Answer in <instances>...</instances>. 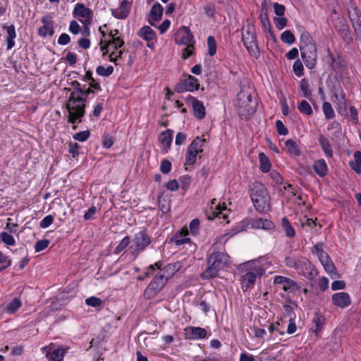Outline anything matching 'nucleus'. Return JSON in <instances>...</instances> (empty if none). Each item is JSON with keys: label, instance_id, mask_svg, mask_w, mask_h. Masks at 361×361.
Returning a JSON list of instances; mask_svg holds the SVG:
<instances>
[{"label": "nucleus", "instance_id": "obj_1", "mask_svg": "<svg viewBox=\"0 0 361 361\" xmlns=\"http://www.w3.org/2000/svg\"><path fill=\"white\" fill-rule=\"evenodd\" d=\"M71 85L73 87V91L71 92L66 104V107L68 113L67 121L68 123H75L77 120H79V122H81L82 118L85 114V110L83 109V105L81 107L78 106V102L83 100V99L80 97V94L83 87H82L80 82L77 80L71 82Z\"/></svg>", "mask_w": 361, "mask_h": 361}, {"label": "nucleus", "instance_id": "obj_2", "mask_svg": "<svg viewBox=\"0 0 361 361\" xmlns=\"http://www.w3.org/2000/svg\"><path fill=\"white\" fill-rule=\"evenodd\" d=\"M245 271L240 276L242 288L245 290L254 286L257 278H261L265 273V268L260 260L247 262L241 265Z\"/></svg>", "mask_w": 361, "mask_h": 361}, {"label": "nucleus", "instance_id": "obj_3", "mask_svg": "<svg viewBox=\"0 0 361 361\" xmlns=\"http://www.w3.org/2000/svg\"><path fill=\"white\" fill-rule=\"evenodd\" d=\"M250 195L255 209L259 212L266 213L270 210V196L262 183H254L250 188Z\"/></svg>", "mask_w": 361, "mask_h": 361}, {"label": "nucleus", "instance_id": "obj_4", "mask_svg": "<svg viewBox=\"0 0 361 361\" xmlns=\"http://www.w3.org/2000/svg\"><path fill=\"white\" fill-rule=\"evenodd\" d=\"M236 109L242 119H249L256 111L257 103L250 92L241 91L237 95Z\"/></svg>", "mask_w": 361, "mask_h": 361}, {"label": "nucleus", "instance_id": "obj_5", "mask_svg": "<svg viewBox=\"0 0 361 361\" xmlns=\"http://www.w3.org/2000/svg\"><path fill=\"white\" fill-rule=\"evenodd\" d=\"M228 256L221 252L212 253L207 259L208 268L202 274L203 279H212L218 275L219 271L228 262Z\"/></svg>", "mask_w": 361, "mask_h": 361}, {"label": "nucleus", "instance_id": "obj_6", "mask_svg": "<svg viewBox=\"0 0 361 361\" xmlns=\"http://www.w3.org/2000/svg\"><path fill=\"white\" fill-rule=\"evenodd\" d=\"M242 39L250 54L257 59L259 56V51L257 44L255 27L252 24H247L241 30Z\"/></svg>", "mask_w": 361, "mask_h": 361}, {"label": "nucleus", "instance_id": "obj_7", "mask_svg": "<svg viewBox=\"0 0 361 361\" xmlns=\"http://www.w3.org/2000/svg\"><path fill=\"white\" fill-rule=\"evenodd\" d=\"M167 281L168 276L164 271H158L153 280L145 288L144 295L148 299L154 298L163 289Z\"/></svg>", "mask_w": 361, "mask_h": 361}, {"label": "nucleus", "instance_id": "obj_8", "mask_svg": "<svg viewBox=\"0 0 361 361\" xmlns=\"http://www.w3.org/2000/svg\"><path fill=\"white\" fill-rule=\"evenodd\" d=\"M205 142L206 139L199 136L192 140L186 150L185 165H193L195 163L197 156L202 152V147Z\"/></svg>", "mask_w": 361, "mask_h": 361}, {"label": "nucleus", "instance_id": "obj_9", "mask_svg": "<svg viewBox=\"0 0 361 361\" xmlns=\"http://www.w3.org/2000/svg\"><path fill=\"white\" fill-rule=\"evenodd\" d=\"M151 243V239L145 230H142L135 234L133 243L130 246L132 255L135 258L140 252H142Z\"/></svg>", "mask_w": 361, "mask_h": 361}, {"label": "nucleus", "instance_id": "obj_10", "mask_svg": "<svg viewBox=\"0 0 361 361\" xmlns=\"http://www.w3.org/2000/svg\"><path fill=\"white\" fill-rule=\"evenodd\" d=\"M274 284L280 286V288L286 293H295L301 288L296 281L283 276H276L274 279Z\"/></svg>", "mask_w": 361, "mask_h": 361}, {"label": "nucleus", "instance_id": "obj_11", "mask_svg": "<svg viewBox=\"0 0 361 361\" xmlns=\"http://www.w3.org/2000/svg\"><path fill=\"white\" fill-rule=\"evenodd\" d=\"M161 263L160 262L155 263L154 265H149L145 272V276H149L152 274V271H155V267H157L158 271H164L166 276H168V279L171 277L179 269H180V263L176 262L173 264H167L164 269H161Z\"/></svg>", "mask_w": 361, "mask_h": 361}, {"label": "nucleus", "instance_id": "obj_12", "mask_svg": "<svg viewBox=\"0 0 361 361\" xmlns=\"http://www.w3.org/2000/svg\"><path fill=\"white\" fill-rule=\"evenodd\" d=\"M73 15L78 18H82L80 20L82 24L90 25L92 20L93 12L82 4H77L73 10Z\"/></svg>", "mask_w": 361, "mask_h": 361}, {"label": "nucleus", "instance_id": "obj_13", "mask_svg": "<svg viewBox=\"0 0 361 361\" xmlns=\"http://www.w3.org/2000/svg\"><path fill=\"white\" fill-rule=\"evenodd\" d=\"M284 260L288 267L293 268L296 270L302 269L304 267L307 268V266H311L308 260L301 256L289 255L286 256Z\"/></svg>", "mask_w": 361, "mask_h": 361}, {"label": "nucleus", "instance_id": "obj_14", "mask_svg": "<svg viewBox=\"0 0 361 361\" xmlns=\"http://www.w3.org/2000/svg\"><path fill=\"white\" fill-rule=\"evenodd\" d=\"M186 102L192 106L194 115L196 118L199 119L204 118L206 111L202 102L190 95L187 97Z\"/></svg>", "mask_w": 361, "mask_h": 361}, {"label": "nucleus", "instance_id": "obj_15", "mask_svg": "<svg viewBox=\"0 0 361 361\" xmlns=\"http://www.w3.org/2000/svg\"><path fill=\"white\" fill-rule=\"evenodd\" d=\"M41 20L43 23V25L38 29V35L43 37H45L47 35H53L54 22L51 20V18L49 16H46L42 17Z\"/></svg>", "mask_w": 361, "mask_h": 361}, {"label": "nucleus", "instance_id": "obj_16", "mask_svg": "<svg viewBox=\"0 0 361 361\" xmlns=\"http://www.w3.org/2000/svg\"><path fill=\"white\" fill-rule=\"evenodd\" d=\"M185 335L190 340L201 339L207 336V331L201 327L189 326L185 329Z\"/></svg>", "mask_w": 361, "mask_h": 361}, {"label": "nucleus", "instance_id": "obj_17", "mask_svg": "<svg viewBox=\"0 0 361 361\" xmlns=\"http://www.w3.org/2000/svg\"><path fill=\"white\" fill-rule=\"evenodd\" d=\"M178 35H180L179 39H176V43L181 45L193 44L194 36L188 27L182 26L178 31Z\"/></svg>", "mask_w": 361, "mask_h": 361}, {"label": "nucleus", "instance_id": "obj_18", "mask_svg": "<svg viewBox=\"0 0 361 361\" xmlns=\"http://www.w3.org/2000/svg\"><path fill=\"white\" fill-rule=\"evenodd\" d=\"M130 3L128 0H123L116 9H111V14L118 19H125L129 14Z\"/></svg>", "mask_w": 361, "mask_h": 361}, {"label": "nucleus", "instance_id": "obj_19", "mask_svg": "<svg viewBox=\"0 0 361 361\" xmlns=\"http://www.w3.org/2000/svg\"><path fill=\"white\" fill-rule=\"evenodd\" d=\"M332 300L335 305L341 308L348 307L351 302L349 295L344 292L334 294L332 296Z\"/></svg>", "mask_w": 361, "mask_h": 361}, {"label": "nucleus", "instance_id": "obj_20", "mask_svg": "<svg viewBox=\"0 0 361 361\" xmlns=\"http://www.w3.org/2000/svg\"><path fill=\"white\" fill-rule=\"evenodd\" d=\"M164 8L162 6L157 2L151 8L150 18L149 23L152 26H156L154 22L159 20L163 15Z\"/></svg>", "mask_w": 361, "mask_h": 361}, {"label": "nucleus", "instance_id": "obj_21", "mask_svg": "<svg viewBox=\"0 0 361 361\" xmlns=\"http://www.w3.org/2000/svg\"><path fill=\"white\" fill-rule=\"evenodd\" d=\"M173 130L167 129L160 133L159 140L162 145L163 149L166 152L170 148L173 140Z\"/></svg>", "mask_w": 361, "mask_h": 361}, {"label": "nucleus", "instance_id": "obj_22", "mask_svg": "<svg viewBox=\"0 0 361 361\" xmlns=\"http://www.w3.org/2000/svg\"><path fill=\"white\" fill-rule=\"evenodd\" d=\"M250 225L254 228H261L264 230H270L274 227V224L271 221L262 218H255L251 219Z\"/></svg>", "mask_w": 361, "mask_h": 361}, {"label": "nucleus", "instance_id": "obj_23", "mask_svg": "<svg viewBox=\"0 0 361 361\" xmlns=\"http://www.w3.org/2000/svg\"><path fill=\"white\" fill-rule=\"evenodd\" d=\"M212 206L211 209H213V206L215 207V210L212 211L209 213L207 214V216L209 219H213L216 217H220L219 215H222V218L226 219V215L223 214V211H225L226 209V207L225 205L221 206L220 204H217L216 199L214 198L212 199L211 202Z\"/></svg>", "mask_w": 361, "mask_h": 361}, {"label": "nucleus", "instance_id": "obj_24", "mask_svg": "<svg viewBox=\"0 0 361 361\" xmlns=\"http://www.w3.org/2000/svg\"><path fill=\"white\" fill-rule=\"evenodd\" d=\"M285 150L290 157H299L301 155L299 145L292 139H288L285 142Z\"/></svg>", "mask_w": 361, "mask_h": 361}, {"label": "nucleus", "instance_id": "obj_25", "mask_svg": "<svg viewBox=\"0 0 361 361\" xmlns=\"http://www.w3.org/2000/svg\"><path fill=\"white\" fill-rule=\"evenodd\" d=\"M319 142L325 156L328 158L333 157V149L329 140L324 135L319 136Z\"/></svg>", "mask_w": 361, "mask_h": 361}, {"label": "nucleus", "instance_id": "obj_26", "mask_svg": "<svg viewBox=\"0 0 361 361\" xmlns=\"http://www.w3.org/2000/svg\"><path fill=\"white\" fill-rule=\"evenodd\" d=\"M4 29L6 30L7 37H6V43H7V49H11L14 45L15 42L14 39L16 37V29L13 25H4Z\"/></svg>", "mask_w": 361, "mask_h": 361}, {"label": "nucleus", "instance_id": "obj_27", "mask_svg": "<svg viewBox=\"0 0 361 361\" xmlns=\"http://www.w3.org/2000/svg\"><path fill=\"white\" fill-rule=\"evenodd\" d=\"M65 350L61 348H56L51 350L49 348L46 351V357L51 361H62L64 357Z\"/></svg>", "mask_w": 361, "mask_h": 361}, {"label": "nucleus", "instance_id": "obj_28", "mask_svg": "<svg viewBox=\"0 0 361 361\" xmlns=\"http://www.w3.org/2000/svg\"><path fill=\"white\" fill-rule=\"evenodd\" d=\"M312 253L316 254L320 261V262L322 264L326 263L328 260L330 259V257L327 255L326 252L323 250V244L322 243H317L312 250Z\"/></svg>", "mask_w": 361, "mask_h": 361}, {"label": "nucleus", "instance_id": "obj_29", "mask_svg": "<svg viewBox=\"0 0 361 361\" xmlns=\"http://www.w3.org/2000/svg\"><path fill=\"white\" fill-rule=\"evenodd\" d=\"M313 169L318 176L324 177L327 174V165L323 159L317 160L313 164Z\"/></svg>", "mask_w": 361, "mask_h": 361}, {"label": "nucleus", "instance_id": "obj_30", "mask_svg": "<svg viewBox=\"0 0 361 361\" xmlns=\"http://www.w3.org/2000/svg\"><path fill=\"white\" fill-rule=\"evenodd\" d=\"M324 322V317L320 313L315 312L313 317V322L315 326L311 328V331L317 335L318 333L320 332L322 329Z\"/></svg>", "mask_w": 361, "mask_h": 361}, {"label": "nucleus", "instance_id": "obj_31", "mask_svg": "<svg viewBox=\"0 0 361 361\" xmlns=\"http://www.w3.org/2000/svg\"><path fill=\"white\" fill-rule=\"evenodd\" d=\"M137 35L147 42L153 40L156 36L155 32L150 27L147 25L141 27Z\"/></svg>", "mask_w": 361, "mask_h": 361}, {"label": "nucleus", "instance_id": "obj_32", "mask_svg": "<svg viewBox=\"0 0 361 361\" xmlns=\"http://www.w3.org/2000/svg\"><path fill=\"white\" fill-rule=\"evenodd\" d=\"M301 56L307 68L312 69L315 67L317 59V52L301 54Z\"/></svg>", "mask_w": 361, "mask_h": 361}, {"label": "nucleus", "instance_id": "obj_33", "mask_svg": "<svg viewBox=\"0 0 361 361\" xmlns=\"http://www.w3.org/2000/svg\"><path fill=\"white\" fill-rule=\"evenodd\" d=\"M189 234V231L187 228H183L180 231V234L176 235L173 238V242L176 245H181L190 242V238H186Z\"/></svg>", "mask_w": 361, "mask_h": 361}, {"label": "nucleus", "instance_id": "obj_34", "mask_svg": "<svg viewBox=\"0 0 361 361\" xmlns=\"http://www.w3.org/2000/svg\"><path fill=\"white\" fill-rule=\"evenodd\" d=\"M184 84L186 87V91L192 92L198 90L200 87L199 80L192 75H188L184 80Z\"/></svg>", "mask_w": 361, "mask_h": 361}, {"label": "nucleus", "instance_id": "obj_35", "mask_svg": "<svg viewBox=\"0 0 361 361\" xmlns=\"http://www.w3.org/2000/svg\"><path fill=\"white\" fill-rule=\"evenodd\" d=\"M281 226L286 237L290 238L295 237V231L286 216L282 218Z\"/></svg>", "mask_w": 361, "mask_h": 361}, {"label": "nucleus", "instance_id": "obj_36", "mask_svg": "<svg viewBox=\"0 0 361 361\" xmlns=\"http://www.w3.org/2000/svg\"><path fill=\"white\" fill-rule=\"evenodd\" d=\"M259 169L264 173H267L270 171L271 162L269 158L262 152L259 154Z\"/></svg>", "mask_w": 361, "mask_h": 361}, {"label": "nucleus", "instance_id": "obj_37", "mask_svg": "<svg viewBox=\"0 0 361 361\" xmlns=\"http://www.w3.org/2000/svg\"><path fill=\"white\" fill-rule=\"evenodd\" d=\"M300 89L302 92V96L307 99H310L312 95V92L310 89L309 82L306 78H302L300 80Z\"/></svg>", "mask_w": 361, "mask_h": 361}, {"label": "nucleus", "instance_id": "obj_38", "mask_svg": "<svg viewBox=\"0 0 361 361\" xmlns=\"http://www.w3.org/2000/svg\"><path fill=\"white\" fill-rule=\"evenodd\" d=\"M22 305L21 300L18 298H14L6 305V310L9 313L16 312Z\"/></svg>", "mask_w": 361, "mask_h": 361}, {"label": "nucleus", "instance_id": "obj_39", "mask_svg": "<svg viewBox=\"0 0 361 361\" xmlns=\"http://www.w3.org/2000/svg\"><path fill=\"white\" fill-rule=\"evenodd\" d=\"M312 44H314L313 39L310 34L306 30H303L300 35V48Z\"/></svg>", "mask_w": 361, "mask_h": 361}, {"label": "nucleus", "instance_id": "obj_40", "mask_svg": "<svg viewBox=\"0 0 361 361\" xmlns=\"http://www.w3.org/2000/svg\"><path fill=\"white\" fill-rule=\"evenodd\" d=\"M298 109L302 114L310 116L312 114V109L310 104L306 100H302L298 106Z\"/></svg>", "mask_w": 361, "mask_h": 361}, {"label": "nucleus", "instance_id": "obj_41", "mask_svg": "<svg viewBox=\"0 0 361 361\" xmlns=\"http://www.w3.org/2000/svg\"><path fill=\"white\" fill-rule=\"evenodd\" d=\"M355 161L350 164L351 168L357 173L361 172V152L356 151L354 153Z\"/></svg>", "mask_w": 361, "mask_h": 361}, {"label": "nucleus", "instance_id": "obj_42", "mask_svg": "<svg viewBox=\"0 0 361 361\" xmlns=\"http://www.w3.org/2000/svg\"><path fill=\"white\" fill-rule=\"evenodd\" d=\"M91 93H94V90L90 87H89L87 89H85V85H84L82 92L80 94V97H82V99H83V100L81 102H78V106L81 107L83 105V109L85 110V107H86L85 102H86L87 99L88 98L89 95Z\"/></svg>", "mask_w": 361, "mask_h": 361}, {"label": "nucleus", "instance_id": "obj_43", "mask_svg": "<svg viewBox=\"0 0 361 361\" xmlns=\"http://www.w3.org/2000/svg\"><path fill=\"white\" fill-rule=\"evenodd\" d=\"M130 240L128 236H126L122 239V240L119 243V244L114 249V254L118 255L122 251H123L130 244Z\"/></svg>", "mask_w": 361, "mask_h": 361}, {"label": "nucleus", "instance_id": "obj_44", "mask_svg": "<svg viewBox=\"0 0 361 361\" xmlns=\"http://www.w3.org/2000/svg\"><path fill=\"white\" fill-rule=\"evenodd\" d=\"M114 71V67L112 66H109L108 67L105 68L103 66H99L96 68V72L98 75L104 77H108L110 75L112 74Z\"/></svg>", "mask_w": 361, "mask_h": 361}, {"label": "nucleus", "instance_id": "obj_45", "mask_svg": "<svg viewBox=\"0 0 361 361\" xmlns=\"http://www.w3.org/2000/svg\"><path fill=\"white\" fill-rule=\"evenodd\" d=\"M208 54L212 56L216 53V43L213 36L207 37Z\"/></svg>", "mask_w": 361, "mask_h": 361}, {"label": "nucleus", "instance_id": "obj_46", "mask_svg": "<svg viewBox=\"0 0 361 361\" xmlns=\"http://www.w3.org/2000/svg\"><path fill=\"white\" fill-rule=\"evenodd\" d=\"M281 41L288 44H292L295 40V36L290 30L284 31L281 35Z\"/></svg>", "mask_w": 361, "mask_h": 361}, {"label": "nucleus", "instance_id": "obj_47", "mask_svg": "<svg viewBox=\"0 0 361 361\" xmlns=\"http://www.w3.org/2000/svg\"><path fill=\"white\" fill-rule=\"evenodd\" d=\"M0 238L7 245L12 246L16 243L13 236L7 232H2L0 235Z\"/></svg>", "mask_w": 361, "mask_h": 361}, {"label": "nucleus", "instance_id": "obj_48", "mask_svg": "<svg viewBox=\"0 0 361 361\" xmlns=\"http://www.w3.org/2000/svg\"><path fill=\"white\" fill-rule=\"evenodd\" d=\"M323 111L327 119H331L334 116V111L329 102H325L322 106Z\"/></svg>", "mask_w": 361, "mask_h": 361}, {"label": "nucleus", "instance_id": "obj_49", "mask_svg": "<svg viewBox=\"0 0 361 361\" xmlns=\"http://www.w3.org/2000/svg\"><path fill=\"white\" fill-rule=\"evenodd\" d=\"M90 132L89 130H84L75 133L73 135V137L75 140L85 142L90 137Z\"/></svg>", "mask_w": 361, "mask_h": 361}, {"label": "nucleus", "instance_id": "obj_50", "mask_svg": "<svg viewBox=\"0 0 361 361\" xmlns=\"http://www.w3.org/2000/svg\"><path fill=\"white\" fill-rule=\"evenodd\" d=\"M200 224V222L198 219H194L190 223V225H189L190 230H188V231H189V232H190V233L192 235H197V233H199Z\"/></svg>", "mask_w": 361, "mask_h": 361}, {"label": "nucleus", "instance_id": "obj_51", "mask_svg": "<svg viewBox=\"0 0 361 361\" xmlns=\"http://www.w3.org/2000/svg\"><path fill=\"white\" fill-rule=\"evenodd\" d=\"M293 69L294 73L297 76L300 77L303 75V70H304L303 65L299 59L296 60L294 62L293 66Z\"/></svg>", "mask_w": 361, "mask_h": 361}, {"label": "nucleus", "instance_id": "obj_52", "mask_svg": "<svg viewBox=\"0 0 361 361\" xmlns=\"http://www.w3.org/2000/svg\"><path fill=\"white\" fill-rule=\"evenodd\" d=\"M49 243V240L47 239L37 241V243L35 245V252H39L45 250L48 247Z\"/></svg>", "mask_w": 361, "mask_h": 361}, {"label": "nucleus", "instance_id": "obj_53", "mask_svg": "<svg viewBox=\"0 0 361 361\" xmlns=\"http://www.w3.org/2000/svg\"><path fill=\"white\" fill-rule=\"evenodd\" d=\"M68 152L72 154L73 158L79 155L80 145L76 142H70L68 143Z\"/></svg>", "mask_w": 361, "mask_h": 361}, {"label": "nucleus", "instance_id": "obj_54", "mask_svg": "<svg viewBox=\"0 0 361 361\" xmlns=\"http://www.w3.org/2000/svg\"><path fill=\"white\" fill-rule=\"evenodd\" d=\"M85 303L89 306L97 307L102 304V301L100 298L92 296L87 298Z\"/></svg>", "mask_w": 361, "mask_h": 361}, {"label": "nucleus", "instance_id": "obj_55", "mask_svg": "<svg viewBox=\"0 0 361 361\" xmlns=\"http://www.w3.org/2000/svg\"><path fill=\"white\" fill-rule=\"evenodd\" d=\"M54 222V216L53 215H47L42 219V220L39 223V226L42 228H48L52 223Z\"/></svg>", "mask_w": 361, "mask_h": 361}, {"label": "nucleus", "instance_id": "obj_56", "mask_svg": "<svg viewBox=\"0 0 361 361\" xmlns=\"http://www.w3.org/2000/svg\"><path fill=\"white\" fill-rule=\"evenodd\" d=\"M276 128L277 133L279 135H286L288 133L287 128L284 126L283 122L280 120H277L276 121Z\"/></svg>", "mask_w": 361, "mask_h": 361}, {"label": "nucleus", "instance_id": "obj_57", "mask_svg": "<svg viewBox=\"0 0 361 361\" xmlns=\"http://www.w3.org/2000/svg\"><path fill=\"white\" fill-rule=\"evenodd\" d=\"M275 25L279 30H282L287 25L288 20L284 17L274 18Z\"/></svg>", "mask_w": 361, "mask_h": 361}, {"label": "nucleus", "instance_id": "obj_58", "mask_svg": "<svg viewBox=\"0 0 361 361\" xmlns=\"http://www.w3.org/2000/svg\"><path fill=\"white\" fill-rule=\"evenodd\" d=\"M160 170L163 173H169L171 170V162L166 159L162 160L160 164Z\"/></svg>", "mask_w": 361, "mask_h": 361}, {"label": "nucleus", "instance_id": "obj_59", "mask_svg": "<svg viewBox=\"0 0 361 361\" xmlns=\"http://www.w3.org/2000/svg\"><path fill=\"white\" fill-rule=\"evenodd\" d=\"M269 176L272 180L276 184H281L283 182V178L281 174L275 170H272L269 173Z\"/></svg>", "mask_w": 361, "mask_h": 361}, {"label": "nucleus", "instance_id": "obj_60", "mask_svg": "<svg viewBox=\"0 0 361 361\" xmlns=\"http://www.w3.org/2000/svg\"><path fill=\"white\" fill-rule=\"evenodd\" d=\"M350 116L352 123L355 125L358 123V112L353 106H350Z\"/></svg>", "mask_w": 361, "mask_h": 361}, {"label": "nucleus", "instance_id": "obj_61", "mask_svg": "<svg viewBox=\"0 0 361 361\" xmlns=\"http://www.w3.org/2000/svg\"><path fill=\"white\" fill-rule=\"evenodd\" d=\"M123 44L124 42L119 37L111 39V40L109 41V44H110V46L114 47L115 49H118V48L121 47L123 45Z\"/></svg>", "mask_w": 361, "mask_h": 361}, {"label": "nucleus", "instance_id": "obj_62", "mask_svg": "<svg viewBox=\"0 0 361 361\" xmlns=\"http://www.w3.org/2000/svg\"><path fill=\"white\" fill-rule=\"evenodd\" d=\"M274 10L276 16L281 17L284 15L285 6L283 4L276 2L274 4Z\"/></svg>", "mask_w": 361, "mask_h": 361}, {"label": "nucleus", "instance_id": "obj_63", "mask_svg": "<svg viewBox=\"0 0 361 361\" xmlns=\"http://www.w3.org/2000/svg\"><path fill=\"white\" fill-rule=\"evenodd\" d=\"M193 50H194L193 44L187 45V47L183 49L182 58L183 59H186L189 56H192L193 54Z\"/></svg>", "mask_w": 361, "mask_h": 361}, {"label": "nucleus", "instance_id": "obj_64", "mask_svg": "<svg viewBox=\"0 0 361 361\" xmlns=\"http://www.w3.org/2000/svg\"><path fill=\"white\" fill-rule=\"evenodd\" d=\"M97 212V208L94 206H92L88 209V210L84 214L85 220H90L94 219V214Z\"/></svg>", "mask_w": 361, "mask_h": 361}]
</instances>
